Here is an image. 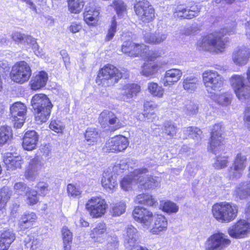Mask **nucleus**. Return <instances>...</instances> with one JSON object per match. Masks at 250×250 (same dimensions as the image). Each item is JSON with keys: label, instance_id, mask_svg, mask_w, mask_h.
Masks as SVG:
<instances>
[{"label": "nucleus", "instance_id": "f257e3e1", "mask_svg": "<svg viewBox=\"0 0 250 250\" xmlns=\"http://www.w3.org/2000/svg\"><path fill=\"white\" fill-rule=\"evenodd\" d=\"M128 71L126 69L120 70L114 65L107 63L99 69L95 82L102 87L113 86L124 76H128Z\"/></svg>", "mask_w": 250, "mask_h": 250}, {"label": "nucleus", "instance_id": "f03ea898", "mask_svg": "<svg viewBox=\"0 0 250 250\" xmlns=\"http://www.w3.org/2000/svg\"><path fill=\"white\" fill-rule=\"evenodd\" d=\"M33 113L36 123L42 125L49 118L53 106L49 98L44 94L34 95L31 100Z\"/></svg>", "mask_w": 250, "mask_h": 250}, {"label": "nucleus", "instance_id": "7ed1b4c3", "mask_svg": "<svg viewBox=\"0 0 250 250\" xmlns=\"http://www.w3.org/2000/svg\"><path fill=\"white\" fill-rule=\"evenodd\" d=\"M238 211V206L236 204L227 201L217 202L211 208L213 217L221 223H229L234 221Z\"/></svg>", "mask_w": 250, "mask_h": 250}, {"label": "nucleus", "instance_id": "20e7f679", "mask_svg": "<svg viewBox=\"0 0 250 250\" xmlns=\"http://www.w3.org/2000/svg\"><path fill=\"white\" fill-rule=\"evenodd\" d=\"M227 31L225 29L216 31L203 36L201 40L198 42V45L205 50L211 47L214 50L220 52L223 51L226 47V40L224 38Z\"/></svg>", "mask_w": 250, "mask_h": 250}, {"label": "nucleus", "instance_id": "39448f33", "mask_svg": "<svg viewBox=\"0 0 250 250\" xmlns=\"http://www.w3.org/2000/svg\"><path fill=\"white\" fill-rule=\"evenodd\" d=\"M134 15L144 23L153 22L156 19L155 9L149 0H132Z\"/></svg>", "mask_w": 250, "mask_h": 250}, {"label": "nucleus", "instance_id": "423d86ee", "mask_svg": "<svg viewBox=\"0 0 250 250\" xmlns=\"http://www.w3.org/2000/svg\"><path fill=\"white\" fill-rule=\"evenodd\" d=\"M162 57L161 50H150L145 56L144 62L141 67V74L149 77L158 73L162 65L160 60Z\"/></svg>", "mask_w": 250, "mask_h": 250}, {"label": "nucleus", "instance_id": "0eeeda50", "mask_svg": "<svg viewBox=\"0 0 250 250\" xmlns=\"http://www.w3.org/2000/svg\"><path fill=\"white\" fill-rule=\"evenodd\" d=\"M32 74L30 65L25 61L16 62L9 73L11 80L15 83L23 84L27 82Z\"/></svg>", "mask_w": 250, "mask_h": 250}, {"label": "nucleus", "instance_id": "6e6552de", "mask_svg": "<svg viewBox=\"0 0 250 250\" xmlns=\"http://www.w3.org/2000/svg\"><path fill=\"white\" fill-rule=\"evenodd\" d=\"M224 133V127L221 123L213 125L210 132L208 148L214 154L224 147L225 138L223 136Z\"/></svg>", "mask_w": 250, "mask_h": 250}, {"label": "nucleus", "instance_id": "1a4fd4ad", "mask_svg": "<svg viewBox=\"0 0 250 250\" xmlns=\"http://www.w3.org/2000/svg\"><path fill=\"white\" fill-rule=\"evenodd\" d=\"M200 9L196 2L191 1L188 3L178 4L174 9L173 15L174 18L180 20H190L199 15Z\"/></svg>", "mask_w": 250, "mask_h": 250}, {"label": "nucleus", "instance_id": "9d476101", "mask_svg": "<svg viewBox=\"0 0 250 250\" xmlns=\"http://www.w3.org/2000/svg\"><path fill=\"white\" fill-rule=\"evenodd\" d=\"M229 82L234 93L239 100L250 99V86L246 83L244 76L233 75L229 79Z\"/></svg>", "mask_w": 250, "mask_h": 250}, {"label": "nucleus", "instance_id": "9b49d317", "mask_svg": "<svg viewBox=\"0 0 250 250\" xmlns=\"http://www.w3.org/2000/svg\"><path fill=\"white\" fill-rule=\"evenodd\" d=\"M98 123L101 127L113 132L123 127L116 114L112 111L104 110L99 114Z\"/></svg>", "mask_w": 250, "mask_h": 250}, {"label": "nucleus", "instance_id": "f8f14e48", "mask_svg": "<svg viewBox=\"0 0 250 250\" xmlns=\"http://www.w3.org/2000/svg\"><path fill=\"white\" fill-rule=\"evenodd\" d=\"M108 207L104 199L100 196H94L88 200L85 209L93 218L102 217L106 212Z\"/></svg>", "mask_w": 250, "mask_h": 250}, {"label": "nucleus", "instance_id": "ddd939ff", "mask_svg": "<svg viewBox=\"0 0 250 250\" xmlns=\"http://www.w3.org/2000/svg\"><path fill=\"white\" fill-rule=\"evenodd\" d=\"M247 165V158L242 153H238L233 161L232 166L228 169V177L230 180L240 178Z\"/></svg>", "mask_w": 250, "mask_h": 250}, {"label": "nucleus", "instance_id": "4468645a", "mask_svg": "<svg viewBox=\"0 0 250 250\" xmlns=\"http://www.w3.org/2000/svg\"><path fill=\"white\" fill-rule=\"evenodd\" d=\"M231 244V240L223 232L213 233L205 243V250H224Z\"/></svg>", "mask_w": 250, "mask_h": 250}, {"label": "nucleus", "instance_id": "2eb2a0df", "mask_svg": "<svg viewBox=\"0 0 250 250\" xmlns=\"http://www.w3.org/2000/svg\"><path fill=\"white\" fill-rule=\"evenodd\" d=\"M204 84L208 90H218L224 85V78L217 71L213 70L205 71L202 74Z\"/></svg>", "mask_w": 250, "mask_h": 250}, {"label": "nucleus", "instance_id": "dca6fc26", "mask_svg": "<svg viewBox=\"0 0 250 250\" xmlns=\"http://www.w3.org/2000/svg\"><path fill=\"white\" fill-rule=\"evenodd\" d=\"M148 172L147 168L142 167L136 170V173L134 175V179L137 184H139L142 190L154 189L158 184L155 177L151 175H147L144 177L142 175Z\"/></svg>", "mask_w": 250, "mask_h": 250}, {"label": "nucleus", "instance_id": "f3484780", "mask_svg": "<svg viewBox=\"0 0 250 250\" xmlns=\"http://www.w3.org/2000/svg\"><path fill=\"white\" fill-rule=\"evenodd\" d=\"M146 45L143 43L134 42L128 40L124 42L121 46V52L131 58L141 57L145 52Z\"/></svg>", "mask_w": 250, "mask_h": 250}, {"label": "nucleus", "instance_id": "a211bd4d", "mask_svg": "<svg viewBox=\"0 0 250 250\" xmlns=\"http://www.w3.org/2000/svg\"><path fill=\"white\" fill-rule=\"evenodd\" d=\"M229 235L235 239H242L249 236L250 234V222L240 219L235 222L228 229Z\"/></svg>", "mask_w": 250, "mask_h": 250}, {"label": "nucleus", "instance_id": "6ab92c4d", "mask_svg": "<svg viewBox=\"0 0 250 250\" xmlns=\"http://www.w3.org/2000/svg\"><path fill=\"white\" fill-rule=\"evenodd\" d=\"M129 145L127 138L122 135H116L106 144V152L119 153L124 151Z\"/></svg>", "mask_w": 250, "mask_h": 250}, {"label": "nucleus", "instance_id": "aec40b11", "mask_svg": "<svg viewBox=\"0 0 250 250\" xmlns=\"http://www.w3.org/2000/svg\"><path fill=\"white\" fill-rule=\"evenodd\" d=\"M132 216L137 222L146 226H150L154 215L149 209L142 206H135L132 211Z\"/></svg>", "mask_w": 250, "mask_h": 250}, {"label": "nucleus", "instance_id": "412c9836", "mask_svg": "<svg viewBox=\"0 0 250 250\" xmlns=\"http://www.w3.org/2000/svg\"><path fill=\"white\" fill-rule=\"evenodd\" d=\"M38 217L34 212L27 211L23 213L20 218L18 226L19 230L24 231L34 228Z\"/></svg>", "mask_w": 250, "mask_h": 250}, {"label": "nucleus", "instance_id": "4be33fe9", "mask_svg": "<svg viewBox=\"0 0 250 250\" xmlns=\"http://www.w3.org/2000/svg\"><path fill=\"white\" fill-rule=\"evenodd\" d=\"M48 75L45 71H40L31 79L29 85L31 89L37 91L42 89L46 85Z\"/></svg>", "mask_w": 250, "mask_h": 250}, {"label": "nucleus", "instance_id": "5701e85b", "mask_svg": "<svg viewBox=\"0 0 250 250\" xmlns=\"http://www.w3.org/2000/svg\"><path fill=\"white\" fill-rule=\"evenodd\" d=\"M3 162L9 170L20 169L24 164L23 159L20 156H13L11 152H7L3 156Z\"/></svg>", "mask_w": 250, "mask_h": 250}, {"label": "nucleus", "instance_id": "b1692460", "mask_svg": "<svg viewBox=\"0 0 250 250\" xmlns=\"http://www.w3.org/2000/svg\"><path fill=\"white\" fill-rule=\"evenodd\" d=\"M16 237V234L12 229L6 228L0 231V250H8Z\"/></svg>", "mask_w": 250, "mask_h": 250}, {"label": "nucleus", "instance_id": "393cba45", "mask_svg": "<svg viewBox=\"0 0 250 250\" xmlns=\"http://www.w3.org/2000/svg\"><path fill=\"white\" fill-rule=\"evenodd\" d=\"M41 167L38 156H35L30 161L24 172L25 178L28 180L34 181L39 175Z\"/></svg>", "mask_w": 250, "mask_h": 250}, {"label": "nucleus", "instance_id": "a878e982", "mask_svg": "<svg viewBox=\"0 0 250 250\" xmlns=\"http://www.w3.org/2000/svg\"><path fill=\"white\" fill-rule=\"evenodd\" d=\"M22 146L24 150L31 151L37 147L39 135L35 130H28L24 134Z\"/></svg>", "mask_w": 250, "mask_h": 250}, {"label": "nucleus", "instance_id": "bb28decb", "mask_svg": "<svg viewBox=\"0 0 250 250\" xmlns=\"http://www.w3.org/2000/svg\"><path fill=\"white\" fill-rule=\"evenodd\" d=\"M250 58V49L247 47L238 48L232 54L234 62L240 66L246 64Z\"/></svg>", "mask_w": 250, "mask_h": 250}, {"label": "nucleus", "instance_id": "cd10ccee", "mask_svg": "<svg viewBox=\"0 0 250 250\" xmlns=\"http://www.w3.org/2000/svg\"><path fill=\"white\" fill-rule=\"evenodd\" d=\"M168 221L167 218L161 214H158L155 218L152 227L150 229V232L153 235H159L166 231L167 229Z\"/></svg>", "mask_w": 250, "mask_h": 250}, {"label": "nucleus", "instance_id": "c85d7f7f", "mask_svg": "<svg viewBox=\"0 0 250 250\" xmlns=\"http://www.w3.org/2000/svg\"><path fill=\"white\" fill-rule=\"evenodd\" d=\"M122 89L124 91L122 98L125 101L137 97L141 92V86L137 83H127L123 86Z\"/></svg>", "mask_w": 250, "mask_h": 250}, {"label": "nucleus", "instance_id": "c756f323", "mask_svg": "<svg viewBox=\"0 0 250 250\" xmlns=\"http://www.w3.org/2000/svg\"><path fill=\"white\" fill-rule=\"evenodd\" d=\"M233 196L236 201L243 200L250 197V181L241 182L236 186Z\"/></svg>", "mask_w": 250, "mask_h": 250}, {"label": "nucleus", "instance_id": "7c9ffc66", "mask_svg": "<svg viewBox=\"0 0 250 250\" xmlns=\"http://www.w3.org/2000/svg\"><path fill=\"white\" fill-rule=\"evenodd\" d=\"M182 72L179 69H170L167 70L164 75L163 84L164 86H170L177 83L181 79Z\"/></svg>", "mask_w": 250, "mask_h": 250}, {"label": "nucleus", "instance_id": "2f4dec72", "mask_svg": "<svg viewBox=\"0 0 250 250\" xmlns=\"http://www.w3.org/2000/svg\"><path fill=\"white\" fill-rule=\"evenodd\" d=\"M136 204L148 207H152L158 205L157 200L148 193H142L137 195L134 199Z\"/></svg>", "mask_w": 250, "mask_h": 250}, {"label": "nucleus", "instance_id": "473e14b6", "mask_svg": "<svg viewBox=\"0 0 250 250\" xmlns=\"http://www.w3.org/2000/svg\"><path fill=\"white\" fill-rule=\"evenodd\" d=\"M99 14V10L95 7H86L83 13V21L89 25H95L97 24Z\"/></svg>", "mask_w": 250, "mask_h": 250}, {"label": "nucleus", "instance_id": "72a5a7b5", "mask_svg": "<svg viewBox=\"0 0 250 250\" xmlns=\"http://www.w3.org/2000/svg\"><path fill=\"white\" fill-rule=\"evenodd\" d=\"M158 107V104L153 101H145L142 112L144 117L148 119L154 118V116L156 115Z\"/></svg>", "mask_w": 250, "mask_h": 250}, {"label": "nucleus", "instance_id": "f704fd0d", "mask_svg": "<svg viewBox=\"0 0 250 250\" xmlns=\"http://www.w3.org/2000/svg\"><path fill=\"white\" fill-rule=\"evenodd\" d=\"M199 80L198 78L190 76L183 79V86L188 93L194 92L198 87Z\"/></svg>", "mask_w": 250, "mask_h": 250}, {"label": "nucleus", "instance_id": "c9c22d12", "mask_svg": "<svg viewBox=\"0 0 250 250\" xmlns=\"http://www.w3.org/2000/svg\"><path fill=\"white\" fill-rule=\"evenodd\" d=\"M102 187L106 190H113L118 186L116 179L113 175L108 172L104 173L101 179Z\"/></svg>", "mask_w": 250, "mask_h": 250}, {"label": "nucleus", "instance_id": "e433bc0d", "mask_svg": "<svg viewBox=\"0 0 250 250\" xmlns=\"http://www.w3.org/2000/svg\"><path fill=\"white\" fill-rule=\"evenodd\" d=\"M86 141L89 145L94 146L98 144L100 141L101 136L95 128H87L84 133Z\"/></svg>", "mask_w": 250, "mask_h": 250}, {"label": "nucleus", "instance_id": "4c0bfd02", "mask_svg": "<svg viewBox=\"0 0 250 250\" xmlns=\"http://www.w3.org/2000/svg\"><path fill=\"white\" fill-rule=\"evenodd\" d=\"M165 34L155 32L144 36V41L146 43L150 44H158L163 42L166 39Z\"/></svg>", "mask_w": 250, "mask_h": 250}, {"label": "nucleus", "instance_id": "58836bf2", "mask_svg": "<svg viewBox=\"0 0 250 250\" xmlns=\"http://www.w3.org/2000/svg\"><path fill=\"white\" fill-rule=\"evenodd\" d=\"M10 116H25L27 113V107L24 104L21 102H17L13 104L10 107Z\"/></svg>", "mask_w": 250, "mask_h": 250}, {"label": "nucleus", "instance_id": "ea45409f", "mask_svg": "<svg viewBox=\"0 0 250 250\" xmlns=\"http://www.w3.org/2000/svg\"><path fill=\"white\" fill-rule=\"evenodd\" d=\"M68 11L72 14H78L83 10L85 0H67Z\"/></svg>", "mask_w": 250, "mask_h": 250}, {"label": "nucleus", "instance_id": "a19ab883", "mask_svg": "<svg viewBox=\"0 0 250 250\" xmlns=\"http://www.w3.org/2000/svg\"><path fill=\"white\" fill-rule=\"evenodd\" d=\"M13 138V132L11 127L2 125L0 127V146L8 143Z\"/></svg>", "mask_w": 250, "mask_h": 250}, {"label": "nucleus", "instance_id": "79ce46f5", "mask_svg": "<svg viewBox=\"0 0 250 250\" xmlns=\"http://www.w3.org/2000/svg\"><path fill=\"white\" fill-rule=\"evenodd\" d=\"M61 231L63 250H71L73 240L72 233L66 227H63Z\"/></svg>", "mask_w": 250, "mask_h": 250}, {"label": "nucleus", "instance_id": "37998d69", "mask_svg": "<svg viewBox=\"0 0 250 250\" xmlns=\"http://www.w3.org/2000/svg\"><path fill=\"white\" fill-rule=\"evenodd\" d=\"M147 90L153 97L158 98H162L165 93V89L158 83L153 82L148 83Z\"/></svg>", "mask_w": 250, "mask_h": 250}, {"label": "nucleus", "instance_id": "c03bdc74", "mask_svg": "<svg viewBox=\"0 0 250 250\" xmlns=\"http://www.w3.org/2000/svg\"><path fill=\"white\" fill-rule=\"evenodd\" d=\"M110 6L118 16H122L127 13V6L123 0H113Z\"/></svg>", "mask_w": 250, "mask_h": 250}, {"label": "nucleus", "instance_id": "a18cd8bd", "mask_svg": "<svg viewBox=\"0 0 250 250\" xmlns=\"http://www.w3.org/2000/svg\"><path fill=\"white\" fill-rule=\"evenodd\" d=\"M160 208L163 212L168 214L176 213L179 210L178 206L171 201H162Z\"/></svg>", "mask_w": 250, "mask_h": 250}, {"label": "nucleus", "instance_id": "49530a36", "mask_svg": "<svg viewBox=\"0 0 250 250\" xmlns=\"http://www.w3.org/2000/svg\"><path fill=\"white\" fill-rule=\"evenodd\" d=\"M125 209V204L122 201H119L111 205L110 212L113 216H118L123 214Z\"/></svg>", "mask_w": 250, "mask_h": 250}, {"label": "nucleus", "instance_id": "de8ad7c7", "mask_svg": "<svg viewBox=\"0 0 250 250\" xmlns=\"http://www.w3.org/2000/svg\"><path fill=\"white\" fill-rule=\"evenodd\" d=\"M125 237L128 243H136L139 237L137 229L131 225L128 226L126 228Z\"/></svg>", "mask_w": 250, "mask_h": 250}, {"label": "nucleus", "instance_id": "09e8293b", "mask_svg": "<svg viewBox=\"0 0 250 250\" xmlns=\"http://www.w3.org/2000/svg\"><path fill=\"white\" fill-rule=\"evenodd\" d=\"M117 22L116 21V18L114 16L111 19V24L108 27L107 33L105 36V42H109L114 38L117 32Z\"/></svg>", "mask_w": 250, "mask_h": 250}, {"label": "nucleus", "instance_id": "8fccbe9b", "mask_svg": "<svg viewBox=\"0 0 250 250\" xmlns=\"http://www.w3.org/2000/svg\"><path fill=\"white\" fill-rule=\"evenodd\" d=\"M106 227L105 224L104 223H99L91 231L90 233V237L96 241L99 238H100L106 232Z\"/></svg>", "mask_w": 250, "mask_h": 250}, {"label": "nucleus", "instance_id": "3c124183", "mask_svg": "<svg viewBox=\"0 0 250 250\" xmlns=\"http://www.w3.org/2000/svg\"><path fill=\"white\" fill-rule=\"evenodd\" d=\"M67 193L69 197L80 198L82 196V191L75 185L68 184L67 186Z\"/></svg>", "mask_w": 250, "mask_h": 250}, {"label": "nucleus", "instance_id": "603ef678", "mask_svg": "<svg viewBox=\"0 0 250 250\" xmlns=\"http://www.w3.org/2000/svg\"><path fill=\"white\" fill-rule=\"evenodd\" d=\"M229 156H220L216 157L215 162L213 164V167L216 169H220L226 167L229 163Z\"/></svg>", "mask_w": 250, "mask_h": 250}, {"label": "nucleus", "instance_id": "864d4df0", "mask_svg": "<svg viewBox=\"0 0 250 250\" xmlns=\"http://www.w3.org/2000/svg\"><path fill=\"white\" fill-rule=\"evenodd\" d=\"M184 132L185 133L193 139H198L201 138L202 134V131L200 128L196 126H188L185 128Z\"/></svg>", "mask_w": 250, "mask_h": 250}, {"label": "nucleus", "instance_id": "5fc2aeb1", "mask_svg": "<svg viewBox=\"0 0 250 250\" xmlns=\"http://www.w3.org/2000/svg\"><path fill=\"white\" fill-rule=\"evenodd\" d=\"M177 126L174 124L167 123L164 125L163 133L169 136L170 139H173L177 134Z\"/></svg>", "mask_w": 250, "mask_h": 250}, {"label": "nucleus", "instance_id": "6e6d98bb", "mask_svg": "<svg viewBox=\"0 0 250 250\" xmlns=\"http://www.w3.org/2000/svg\"><path fill=\"white\" fill-rule=\"evenodd\" d=\"M37 192L38 194L42 197L46 196L50 192V188L49 185L44 182H39L36 186Z\"/></svg>", "mask_w": 250, "mask_h": 250}, {"label": "nucleus", "instance_id": "4d7b16f0", "mask_svg": "<svg viewBox=\"0 0 250 250\" xmlns=\"http://www.w3.org/2000/svg\"><path fill=\"white\" fill-rule=\"evenodd\" d=\"M26 203L29 206H33L39 202L37 192L35 190H29L26 193Z\"/></svg>", "mask_w": 250, "mask_h": 250}, {"label": "nucleus", "instance_id": "13d9d810", "mask_svg": "<svg viewBox=\"0 0 250 250\" xmlns=\"http://www.w3.org/2000/svg\"><path fill=\"white\" fill-rule=\"evenodd\" d=\"M49 127L51 130L57 133H62L64 129V126L60 121L57 120H51Z\"/></svg>", "mask_w": 250, "mask_h": 250}, {"label": "nucleus", "instance_id": "bf43d9fd", "mask_svg": "<svg viewBox=\"0 0 250 250\" xmlns=\"http://www.w3.org/2000/svg\"><path fill=\"white\" fill-rule=\"evenodd\" d=\"M12 195V190L7 187H3L0 189V200L8 202Z\"/></svg>", "mask_w": 250, "mask_h": 250}, {"label": "nucleus", "instance_id": "052dcab7", "mask_svg": "<svg viewBox=\"0 0 250 250\" xmlns=\"http://www.w3.org/2000/svg\"><path fill=\"white\" fill-rule=\"evenodd\" d=\"M216 100L219 104L227 106L230 104L231 98L230 96L223 93L218 95Z\"/></svg>", "mask_w": 250, "mask_h": 250}, {"label": "nucleus", "instance_id": "680f3d73", "mask_svg": "<svg viewBox=\"0 0 250 250\" xmlns=\"http://www.w3.org/2000/svg\"><path fill=\"white\" fill-rule=\"evenodd\" d=\"M10 119H11L14 127L16 128H21L25 121V116L21 117L16 116L15 118L14 116H10Z\"/></svg>", "mask_w": 250, "mask_h": 250}, {"label": "nucleus", "instance_id": "e2e57ef3", "mask_svg": "<svg viewBox=\"0 0 250 250\" xmlns=\"http://www.w3.org/2000/svg\"><path fill=\"white\" fill-rule=\"evenodd\" d=\"M198 106L196 104L189 103L185 106L186 112L188 115H193L198 112Z\"/></svg>", "mask_w": 250, "mask_h": 250}, {"label": "nucleus", "instance_id": "0e129e2a", "mask_svg": "<svg viewBox=\"0 0 250 250\" xmlns=\"http://www.w3.org/2000/svg\"><path fill=\"white\" fill-rule=\"evenodd\" d=\"M83 28L81 23H77L76 22H72L68 27V29L73 34L80 32Z\"/></svg>", "mask_w": 250, "mask_h": 250}, {"label": "nucleus", "instance_id": "69168bd1", "mask_svg": "<svg viewBox=\"0 0 250 250\" xmlns=\"http://www.w3.org/2000/svg\"><path fill=\"white\" fill-rule=\"evenodd\" d=\"M132 179L129 177H124L121 181V186L125 190L131 188Z\"/></svg>", "mask_w": 250, "mask_h": 250}, {"label": "nucleus", "instance_id": "338daca9", "mask_svg": "<svg viewBox=\"0 0 250 250\" xmlns=\"http://www.w3.org/2000/svg\"><path fill=\"white\" fill-rule=\"evenodd\" d=\"M26 188V184L23 182H18L15 184L14 189L16 192H23Z\"/></svg>", "mask_w": 250, "mask_h": 250}, {"label": "nucleus", "instance_id": "774afa93", "mask_svg": "<svg viewBox=\"0 0 250 250\" xmlns=\"http://www.w3.org/2000/svg\"><path fill=\"white\" fill-rule=\"evenodd\" d=\"M12 39L17 43H21L24 41L25 37L23 34L19 32H16L12 35Z\"/></svg>", "mask_w": 250, "mask_h": 250}]
</instances>
